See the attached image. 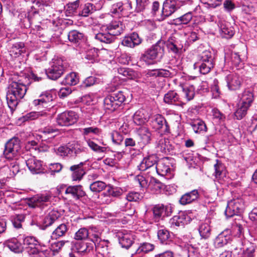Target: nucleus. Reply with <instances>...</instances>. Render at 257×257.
<instances>
[{
	"label": "nucleus",
	"instance_id": "nucleus-1",
	"mask_svg": "<svg viewBox=\"0 0 257 257\" xmlns=\"http://www.w3.org/2000/svg\"><path fill=\"white\" fill-rule=\"evenodd\" d=\"M27 90L26 85L23 84L21 80L11 82L6 97L8 106L12 110L16 108L20 100L24 97Z\"/></svg>",
	"mask_w": 257,
	"mask_h": 257
},
{
	"label": "nucleus",
	"instance_id": "nucleus-2",
	"mask_svg": "<svg viewBox=\"0 0 257 257\" xmlns=\"http://www.w3.org/2000/svg\"><path fill=\"white\" fill-rule=\"evenodd\" d=\"M68 67V63L65 60L54 58L50 63V67L46 69V74L49 79L57 80L63 74Z\"/></svg>",
	"mask_w": 257,
	"mask_h": 257
},
{
	"label": "nucleus",
	"instance_id": "nucleus-3",
	"mask_svg": "<svg viewBox=\"0 0 257 257\" xmlns=\"http://www.w3.org/2000/svg\"><path fill=\"white\" fill-rule=\"evenodd\" d=\"M21 150L20 140L16 137L9 140L5 144L3 155L8 160L20 158Z\"/></svg>",
	"mask_w": 257,
	"mask_h": 257
},
{
	"label": "nucleus",
	"instance_id": "nucleus-4",
	"mask_svg": "<svg viewBox=\"0 0 257 257\" xmlns=\"http://www.w3.org/2000/svg\"><path fill=\"white\" fill-rule=\"evenodd\" d=\"M164 54V44L163 42L158 41L148 49L142 56L143 60L148 63L149 60L160 61Z\"/></svg>",
	"mask_w": 257,
	"mask_h": 257
},
{
	"label": "nucleus",
	"instance_id": "nucleus-5",
	"mask_svg": "<svg viewBox=\"0 0 257 257\" xmlns=\"http://www.w3.org/2000/svg\"><path fill=\"white\" fill-rule=\"evenodd\" d=\"M125 96L122 91L112 93L104 99V107L111 112L115 110L125 101Z\"/></svg>",
	"mask_w": 257,
	"mask_h": 257
},
{
	"label": "nucleus",
	"instance_id": "nucleus-6",
	"mask_svg": "<svg viewBox=\"0 0 257 257\" xmlns=\"http://www.w3.org/2000/svg\"><path fill=\"white\" fill-rule=\"evenodd\" d=\"M110 12L118 17H127L132 13V5L129 0L118 2L111 5Z\"/></svg>",
	"mask_w": 257,
	"mask_h": 257
},
{
	"label": "nucleus",
	"instance_id": "nucleus-7",
	"mask_svg": "<svg viewBox=\"0 0 257 257\" xmlns=\"http://www.w3.org/2000/svg\"><path fill=\"white\" fill-rule=\"evenodd\" d=\"M93 243L89 241H74L71 242V249L78 253L82 255H88L94 253Z\"/></svg>",
	"mask_w": 257,
	"mask_h": 257
},
{
	"label": "nucleus",
	"instance_id": "nucleus-8",
	"mask_svg": "<svg viewBox=\"0 0 257 257\" xmlns=\"http://www.w3.org/2000/svg\"><path fill=\"white\" fill-rule=\"evenodd\" d=\"M51 198V194L49 192L39 194L30 198L28 204L30 207L32 208H44L47 206L48 203L50 202Z\"/></svg>",
	"mask_w": 257,
	"mask_h": 257
},
{
	"label": "nucleus",
	"instance_id": "nucleus-9",
	"mask_svg": "<svg viewBox=\"0 0 257 257\" xmlns=\"http://www.w3.org/2000/svg\"><path fill=\"white\" fill-rule=\"evenodd\" d=\"M243 208L244 202L241 198L233 199L228 202L225 214L227 217H231L240 214Z\"/></svg>",
	"mask_w": 257,
	"mask_h": 257
},
{
	"label": "nucleus",
	"instance_id": "nucleus-10",
	"mask_svg": "<svg viewBox=\"0 0 257 257\" xmlns=\"http://www.w3.org/2000/svg\"><path fill=\"white\" fill-rule=\"evenodd\" d=\"M78 118V115L74 111H65L57 116L56 121L60 125L69 126L75 123Z\"/></svg>",
	"mask_w": 257,
	"mask_h": 257
},
{
	"label": "nucleus",
	"instance_id": "nucleus-11",
	"mask_svg": "<svg viewBox=\"0 0 257 257\" xmlns=\"http://www.w3.org/2000/svg\"><path fill=\"white\" fill-rule=\"evenodd\" d=\"M179 8V3L176 0H166L163 3L162 10V20L171 16Z\"/></svg>",
	"mask_w": 257,
	"mask_h": 257
},
{
	"label": "nucleus",
	"instance_id": "nucleus-12",
	"mask_svg": "<svg viewBox=\"0 0 257 257\" xmlns=\"http://www.w3.org/2000/svg\"><path fill=\"white\" fill-rule=\"evenodd\" d=\"M151 125L153 128L160 130L162 134L169 133V125L162 115H155L151 121Z\"/></svg>",
	"mask_w": 257,
	"mask_h": 257
},
{
	"label": "nucleus",
	"instance_id": "nucleus-13",
	"mask_svg": "<svg viewBox=\"0 0 257 257\" xmlns=\"http://www.w3.org/2000/svg\"><path fill=\"white\" fill-rule=\"evenodd\" d=\"M123 190L121 188L114 187L110 185H107L106 191L102 194V195L104 197L103 202L108 204L112 201L111 197H118L121 196Z\"/></svg>",
	"mask_w": 257,
	"mask_h": 257
},
{
	"label": "nucleus",
	"instance_id": "nucleus-14",
	"mask_svg": "<svg viewBox=\"0 0 257 257\" xmlns=\"http://www.w3.org/2000/svg\"><path fill=\"white\" fill-rule=\"evenodd\" d=\"M214 165V172L213 175L215 177V181L223 184L226 179L227 171L224 165L219 161L216 160Z\"/></svg>",
	"mask_w": 257,
	"mask_h": 257
},
{
	"label": "nucleus",
	"instance_id": "nucleus-15",
	"mask_svg": "<svg viewBox=\"0 0 257 257\" xmlns=\"http://www.w3.org/2000/svg\"><path fill=\"white\" fill-rule=\"evenodd\" d=\"M231 238L230 230H225L215 237L213 241V245L216 248L222 247L231 240Z\"/></svg>",
	"mask_w": 257,
	"mask_h": 257
},
{
	"label": "nucleus",
	"instance_id": "nucleus-16",
	"mask_svg": "<svg viewBox=\"0 0 257 257\" xmlns=\"http://www.w3.org/2000/svg\"><path fill=\"white\" fill-rule=\"evenodd\" d=\"M29 170L33 174H39L44 169L43 163L35 157H31L26 161Z\"/></svg>",
	"mask_w": 257,
	"mask_h": 257
},
{
	"label": "nucleus",
	"instance_id": "nucleus-17",
	"mask_svg": "<svg viewBox=\"0 0 257 257\" xmlns=\"http://www.w3.org/2000/svg\"><path fill=\"white\" fill-rule=\"evenodd\" d=\"M170 164L169 158H164L158 161L154 169L159 175L164 176L170 172Z\"/></svg>",
	"mask_w": 257,
	"mask_h": 257
},
{
	"label": "nucleus",
	"instance_id": "nucleus-18",
	"mask_svg": "<svg viewBox=\"0 0 257 257\" xmlns=\"http://www.w3.org/2000/svg\"><path fill=\"white\" fill-rule=\"evenodd\" d=\"M119 244L122 247L128 248L134 242V237L132 233L126 230L119 231L117 233Z\"/></svg>",
	"mask_w": 257,
	"mask_h": 257
},
{
	"label": "nucleus",
	"instance_id": "nucleus-19",
	"mask_svg": "<svg viewBox=\"0 0 257 257\" xmlns=\"http://www.w3.org/2000/svg\"><path fill=\"white\" fill-rule=\"evenodd\" d=\"M86 142L91 150L95 152L104 153L106 151L107 148L102 146L105 145L102 139H87Z\"/></svg>",
	"mask_w": 257,
	"mask_h": 257
},
{
	"label": "nucleus",
	"instance_id": "nucleus-20",
	"mask_svg": "<svg viewBox=\"0 0 257 257\" xmlns=\"http://www.w3.org/2000/svg\"><path fill=\"white\" fill-rule=\"evenodd\" d=\"M50 115L44 111H32L26 114L20 119L22 122L29 121L36 119H43L49 120Z\"/></svg>",
	"mask_w": 257,
	"mask_h": 257
},
{
	"label": "nucleus",
	"instance_id": "nucleus-21",
	"mask_svg": "<svg viewBox=\"0 0 257 257\" xmlns=\"http://www.w3.org/2000/svg\"><path fill=\"white\" fill-rule=\"evenodd\" d=\"M167 47L169 51L178 54L183 48V42L179 38L171 37L167 42Z\"/></svg>",
	"mask_w": 257,
	"mask_h": 257
},
{
	"label": "nucleus",
	"instance_id": "nucleus-22",
	"mask_svg": "<svg viewBox=\"0 0 257 257\" xmlns=\"http://www.w3.org/2000/svg\"><path fill=\"white\" fill-rule=\"evenodd\" d=\"M124 27V25L121 21L114 20L106 26L105 30L111 33L115 37L120 35Z\"/></svg>",
	"mask_w": 257,
	"mask_h": 257
},
{
	"label": "nucleus",
	"instance_id": "nucleus-23",
	"mask_svg": "<svg viewBox=\"0 0 257 257\" xmlns=\"http://www.w3.org/2000/svg\"><path fill=\"white\" fill-rule=\"evenodd\" d=\"M24 245L30 254H35L38 252V241L33 236H27L24 239Z\"/></svg>",
	"mask_w": 257,
	"mask_h": 257
},
{
	"label": "nucleus",
	"instance_id": "nucleus-24",
	"mask_svg": "<svg viewBox=\"0 0 257 257\" xmlns=\"http://www.w3.org/2000/svg\"><path fill=\"white\" fill-rule=\"evenodd\" d=\"M150 117V114L147 110L144 109H140L137 110L133 115V121L138 125H142L148 121Z\"/></svg>",
	"mask_w": 257,
	"mask_h": 257
},
{
	"label": "nucleus",
	"instance_id": "nucleus-25",
	"mask_svg": "<svg viewBox=\"0 0 257 257\" xmlns=\"http://www.w3.org/2000/svg\"><path fill=\"white\" fill-rule=\"evenodd\" d=\"M164 101L168 104H174L178 105H182L185 104L182 98L174 91L170 90L166 93L164 97Z\"/></svg>",
	"mask_w": 257,
	"mask_h": 257
},
{
	"label": "nucleus",
	"instance_id": "nucleus-26",
	"mask_svg": "<svg viewBox=\"0 0 257 257\" xmlns=\"http://www.w3.org/2000/svg\"><path fill=\"white\" fill-rule=\"evenodd\" d=\"M85 162H80L79 164L70 167V170L72 172L71 177L73 181H80L85 174L83 166Z\"/></svg>",
	"mask_w": 257,
	"mask_h": 257
},
{
	"label": "nucleus",
	"instance_id": "nucleus-27",
	"mask_svg": "<svg viewBox=\"0 0 257 257\" xmlns=\"http://www.w3.org/2000/svg\"><path fill=\"white\" fill-rule=\"evenodd\" d=\"M227 86L229 89L235 90L239 88L242 83V78L236 73L231 74L226 77Z\"/></svg>",
	"mask_w": 257,
	"mask_h": 257
},
{
	"label": "nucleus",
	"instance_id": "nucleus-28",
	"mask_svg": "<svg viewBox=\"0 0 257 257\" xmlns=\"http://www.w3.org/2000/svg\"><path fill=\"white\" fill-rule=\"evenodd\" d=\"M171 207L169 205L165 206L163 204L156 205L153 208L154 218L156 221H158L163 214L167 216L170 215Z\"/></svg>",
	"mask_w": 257,
	"mask_h": 257
},
{
	"label": "nucleus",
	"instance_id": "nucleus-29",
	"mask_svg": "<svg viewBox=\"0 0 257 257\" xmlns=\"http://www.w3.org/2000/svg\"><path fill=\"white\" fill-rule=\"evenodd\" d=\"M65 193L66 194L70 195L73 199L76 200L85 195V193L83 191L82 187L79 185L68 187Z\"/></svg>",
	"mask_w": 257,
	"mask_h": 257
},
{
	"label": "nucleus",
	"instance_id": "nucleus-30",
	"mask_svg": "<svg viewBox=\"0 0 257 257\" xmlns=\"http://www.w3.org/2000/svg\"><path fill=\"white\" fill-rule=\"evenodd\" d=\"M156 149L158 152L167 154L173 150V146L168 139L161 138L156 143Z\"/></svg>",
	"mask_w": 257,
	"mask_h": 257
},
{
	"label": "nucleus",
	"instance_id": "nucleus-31",
	"mask_svg": "<svg viewBox=\"0 0 257 257\" xmlns=\"http://www.w3.org/2000/svg\"><path fill=\"white\" fill-rule=\"evenodd\" d=\"M240 103L250 107L254 100L253 91L251 89L247 88L238 95Z\"/></svg>",
	"mask_w": 257,
	"mask_h": 257
},
{
	"label": "nucleus",
	"instance_id": "nucleus-32",
	"mask_svg": "<svg viewBox=\"0 0 257 257\" xmlns=\"http://www.w3.org/2000/svg\"><path fill=\"white\" fill-rule=\"evenodd\" d=\"M155 155H151L144 158L138 166L139 169L140 171H144L148 169L154 167V166L157 163Z\"/></svg>",
	"mask_w": 257,
	"mask_h": 257
},
{
	"label": "nucleus",
	"instance_id": "nucleus-33",
	"mask_svg": "<svg viewBox=\"0 0 257 257\" xmlns=\"http://www.w3.org/2000/svg\"><path fill=\"white\" fill-rule=\"evenodd\" d=\"M217 25L222 37L229 39L233 36L234 32L232 29L228 27L225 22L220 20L218 21Z\"/></svg>",
	"mask_w": 257,
	"mask_h": 257
},
{
	"label": "nucleus",
	"instance_id": "nucleus-34",
	"mask_svg": "<svg viewBox=\"0 0 257 257\" xmlns=\"http://www.w3.org/2000/svg\"><path fill=\"white\" fill-rule=\"evenodd\" d=\"M52 100V95L50 93L46 92L42 94L38 99H35L33 102V104L35 106H39V107L41 106L45 107H47V103L51 102Z\"/></svg>",
	"mask_w": 257,
	"mask_h": 257
},
{
	"label": "nucleus",
	"instance_id": "nucleus-35",
	"mask_svg": "<svg viewBox=\"0 0 257 257\" xmlns=\"http://www.w3.org/2000/svg\"><path fill=\"white\" fill-rule=\"evenodd\" d=\"M25 44L23 42L14 44L9 50L10 55L14 58H17L26 52Z\"/></svg>",
	"mask_w": 257,
	"mask_h": 257
},
{
	"label": "nucleus",
	"instance_id": "nucleus-36",
	"mask_svg": "<svg viewBox=\"0 0 257 257\" xmlns=\"http://www.w3.org/2000/svg\"><path fill=\"white\" fill-rule=\"evenodd\" d=\"M190 124L196 134H202L207 131V127L205 122L200 119L191 120Z\"/></svg>",
	"mask_w": 257,
	"mask_h": 257
},
{
	"label": "nucleus",
	"instance_id": "nucleus-37",
	"mask_svg": "<svg viewBox=\"0 0 257 257\" xmlns=\"http://www.w3.org/2000/svg\"><path fill=\"white\" fill-rule=\"evenodd\" d=\"M96 11L95 6L90 3H87L80 6L78 15L81 17H86L91 15Z\"/></svg>",
	"mask_w": 257,
	"mask_h": 257
},
{
	"label": "nucleus",
	"instance_id": "nucleus-38",
	"mask_svg": "<svg viewBox=\"0 0 257 257\" xmlns=\"http://www.w3.org/2000/svg\"><path fill=\"white\" fill-rule=\"evenodd\" d=\"M198 197L199 193L198 190H193L184 194L180 198V202L181 204L185 205L195 201Z\"/></svg>",
	"mask_w": 257,
	"mask_h": 257
},
{
	"label": "nucleus",
	"instance_id": "nucleus-39",
	"mask_svg": "<svg viewBox=\"0 0 257 257\" xmlns=\"http://www.w3.org/2000/svg\"><path fill=\"white\" fill-rule=\"evenodd\" d=\"M60 216V213L56 210H51L44 217L43 221V226L45 227L51 226Z\"/></svg>",
	"mask_w": 257,
	"mask_h": 257
},
{
	"label": "nucleus",
	"instance_id": "nucleus-40",
	"mask_svg": "<svg viewBox=\"0 0 257 257\" xmlns=\"http://www.w3.org/2000/svg\"><path fill=\"white\" fill-rule=\"evenodd\" d=\"M138 133L140 139L144 145H147L150 143L152 134L148 128L146 127H140L138 130Z\"/></svg>",
	"mask_w": 257,
	"mask_h": 257
},
{
	"label": "nucleus",
	"instance_id": "nucleus-41",
	"mask_svg": "<svg viewBox=\"0 0 257 257\" xmlns=\"http://www.w3.org/2000/svg\"><path fill=\"white\" fill-rule=\"evenodd\" d=\"M183 102L185 103L193 99L195 96V87L193 85L182 87Z\"/></svg>",
	"mask_w": 257,
	"mask_h": 257
},
{
	"label": "nucleus",
	"instance_id": "nucleus-42",
	"mask_svg": "<svg viewBox=\"0 0 257 257\" xmlns=\"http://www.w3.org/2000/svg\"><path fill=\"white\" fill-rule=\"evenodd\" d=\"M95 37L96 39L105 43H111L115 40V37L107 31L98 33Z\"/></svg>",
	"mask_w": 257,
	"mask_h": 257
},
{
	"label": "nucleus",
	"instance_id": "nucleus-43",
	"mask_svg": "<svg viewBox=\"0 0 257 257\" xmlns=\"http://www.w3.org/2000/svg\"><path fill=\"white\" fill-rule=\"evenodd\" d=\"M79 81L78 74L75 72H71L66 75L62 83L70 86L76 85Z\"/></svg>",
	"mask_w": 257,
	"mask_h": 257
},
{
	"label": "nucleus",
	"instance_id": "nucleus-44",
	"mask_svg": "<svg viewBox=\"0 0 257 257\" xmlns=\"http://www.w3.org/2000/svg\"><path fill=\"white\" fill-rule=\"evenodd\" d=\"M249 107L250 106L239 102L234 112L235 117L238 120L241 119L246 115Z\"/></svg>",
	"mask_w": 257,
	"mask_h": 257
},
{
	"label": "nucleus",
	"instance_id": "nucleus-45",
	"mask_svg": "<svg viewBox=\"0 0 257 257\" xmlns=\"http://www.w3.org/2000/svg\"><path fill=\"white\" fill-rule=\"evenodd\" d=\"M199 234L204 239L208 238L211 234V229L208 222H201L198 229Z\"/></svg>",
	"mask_w": 257,
	"mask_h": 257
},
{
	"label": "nucleus",
	"instance_id": "nucleus-46",
	"mask_svg": "<svg viewBox=\"0 0 257 257\" xmlns=\"http://www.w3.org/2000/svg\"><path fill=\"white\" fill-rule=\"evenodd\" d=\"M89 232H90L89 237L90 238V241L93 243V245L95 246L96 244H98L101 240V232L95 227H90Z\"/></svg>",
	"mask_w": 257,
	"mask_h": 257
},
{
	"label": "nucleus",
	"instance_id": "nucleus-47",
	"mask_svg": "<svg viewBox=\"0 0 257 257\" xmlns=\"http://www.w3.org/2000/svg\"><path fill=\"white\" fill-rule=\"evenodd\" d=\"M68 229V227L65 224L62 223L60 224L53 231L51 235V238L52 239H56L60 237L64 236L67 231Z\"/></svg>",
	"mask_w": 257,
	"mask_h": 257
},
{
	"label": "nucleus",
	"instance_id": "nucleus-48",
	"mask_svg": "<svg viewBox=\"0 0 257 257\" xmlns=\"http://www.w3.org/2000/svg\"><path fill=\"white\" fill-rule=\"evenodd\" d=\"M214 63H202L201 62H197L194 64V68H199V71L201 74H206L208 73L211 69L213 67Z\"/></svg>",
	"mask_w": 257,
	"mask_h": 257
},
{
	"label": "nucleus",
	"instance_id": "nucleus-49",
	"mask_svg": "<svg viewBox=\"0 0 257 257\" xmlns=\"http://www.w3.org/2000/svg\"><path fill=\"white\" fill-rule=\"evenodd\" d=\"M89 230L85 227L80 228L76 232L74 235V239L76 241L86 240L89 238L90 235Z\"/></svg>",
	"mask_w": 257,
	"mask_h": 257
},
{
	"label": "nucleus",
	"instance_id": "nucleus-50",
	"mask_svg": "<svg viewBox=\"0 0 257 257\" xmlns=\"http://www.w3.org/2000/svg\"><path fill=\"white\" fill-rule=\"evenodd\" d=\"M192 12H189L175 19L174 21L176 25H187L192 20Z\"/></svg>",
	"mask_w": 257,
	"mask_h": 257
},
{
	"label": "nucleus",
	"instance_id": "nucleus-51",
	"mask_svg": "<svg viewBox=\"0 0 257 257\" xmlns=\"http://www.w3.org/2000/svg\"><path fill=\"white\" fill-rule=\"evenodd\" d=\"M56 153L62 157H72L70 144L60 146L57 149Z\"/></svg>",
	"mask_w": 257,
	"mask_h": 257
},
{
	"label": "nucleus",
	"instance_id": "nucleus-52",
	"mask_svg": "<svg viewBox=\"0 0 257 257\" xmlns=\"http://www.w3.org/2000/svg\"><path fill=\"white\" fill-rule=\"evenodd\" d=\"M11 162L9 165V167L10 171V175L15 176L20 171V158L17 159H13L10 160Z\"/></svg>",
	"mask_w": 257,
	"mask_h": 257
},
{
	"label": "nucleus",
	"instance_id": "nucleus-53",
	"mask_svg": "<svg viewBox=\"0 0 257 257\" xmlns=\"http://www.w3.org/2000/svg\"><path fill=\"white\" fill-rule=\"evenodd\" d=\"M228 59H230L231 63L234 66L236 67L241 66L242 60L238 53L232 52L229 57L225 56V61H226Z\"/></svg>",
	"mask_w": 257,
	"mask_h": 257
},
{
	"label": "nucleus",
	"instance_id": "nucleus-54",
	"mask_svg": "<svg viewBox=\"0 0 257 257\" xmlns=\"http://www.w3.org/2000/svg\"><path fill=\"white\" fill-rule=\"evenodd\" d=\"M70 146L72 150V157H76L79 154L85 152L86 150V148L78 142H74L70 144Z\"/></svg>",
	"mask_w": 257,
	"mask_h": 257
},
{
	"label": "nucleus",
	"instance_id": "nucleus-55",
	"mask_svg": "<svg viewBox=\"0 0 257 257\" xmlns=\"http://www.w3.org/2000/svg\"><path fill=\"white\" fill-rule=\"evenodd\" d=\"M83 37V34L76 30H72L68 34L69 40L73 43L80 42Z\"/></svg>",
	"mask_w": 257,
	"mask_h": 257
},
{
	"label": "nucleus",
	"instance_id": "nucleus-56",
	"mask_svg": "<svg viewBox=\"0 0 257 257\" xmlns=\"http://www.w3.org/2000/svg\"><path fill=\"white\" fill-rule=\"evenodd\" d=\"M79 6V0H77L73 3H69L66 10V15L67 16H71L73 15H78L77 11Z\"/></svg>",
	"mask_w": 257,
	"mask_h": 257
},
{
	"label": "nucleus",
	"instance_id": "nucleus-57",
	"mask_svg": "<svg viewBox=\"0 0 257 257\" xmlns=\"http://www.w3.org/2000/svg\"><path fill=\"white\" fill-rule=\"evenodd\" d=\"M158 237L162 243L167 244L168 242L171 240L170 232L165 229H162L158 230Z\"/></svg>",
	"mask_w": 257,
	"mask_h": 257
},
{
	"label": "nucleus",
	"instance_id": "nucleus-58",
	"mask_svg": "<svg viewBox=\"0 0 257 257\" xmlns=\"http://www.w3.org/2000/svg\"><path fill=\"white\" fill-rule=\"evenodd\" d=\"M198 62L202 63H214V58L212 53L209 51H205L203 52L199 56Z\"/></svg>",
	"mask_w": 257,
	"mask_h": 257
},
{
	"label": "nucleus",
	"instance_id": "nucleus-59",
	"mask_svg": "<svg viewBox=\"0 0 257 257\" xmlns=\"http://www.w3.org/2000/svg\"><path fill=\"white\" fill-rule=\"evenodd\" d=\"M106 187L107 185L104 182L97 181L90 184V189L93 192H99L104 190Z\"/></svg>",
	"mask_w": 257,
	"mask_h": 257
},
{
	"label": "nucleus",
	"instance_id": "nucleus-60",
	"mask_svg": "<svg viewBox=\"0 0 257 257\" xmlns=\"http://www.w3.org/2000/svg\"><path fill=\"white\" fill-rule=\"evenodd\" d=\"M8 246L12 251L15 252H21L23 249L21 244L16 239H14L9 241Z\"/></svg>",
	"mask_w": 257,
	"mask_h": 257
},
{
	"label": "nucleus",
	"instance_id": "nucleus-61",
	"mask_svg": "<svg viewBox=\"0 0 257 257\" xmlns=\"http://www.w3.org/2000/svg\"><path fill=\"white\" fill-rule=\"evenodd\" d=\"M69 241L61 240L52 243L51 245L50 250L53 251H59L65 243H69Z\"/></svg>",
	"mask_w": 257,
	"mask_h": 257
},
{
	"label": "nucleus",
	"instance_id": "nucleus-62",
	"mask_svg": "<svg viewBox=\"0 0 257 257\" xmlns=\"http://www.w3.org/2000/svg\"><path fill=\"white\" fill-rule=\"evenodd\" d=\"M111 138L113 144L116 145H120L123 140L122 135L117 131L112 132L111 133Z\"/></svg>",
	"mask_w": 257,
	"mask_h": 257
},
{
	"label": "nucleus",
	"instance_id": "nucleus-63",
	"mask_svg": "<svg viewBox=\"0 0 257 257\" xmlns=\"http://www.w3.org/2000/svg\"><path fill=\"white\" fill-rule=\"evenodd\" d=\"M136 11L137 12L143 11L148 6L149 0H136Z\"/></svg>",
	"mask_w": 257,
	"mask_h": 257
},
{
	"label": "nucleus",
	"instance_id": "nucleus-64",
	"mask_svg": "<svg viewBox=\"0 0 257 257\" xmlns=\"http://www.w3.org/2000/svg\"><path fill=\"white\" fill-rule=\"evenodd\" d=\"M90 133L99 136L101 134L102 130L98 127L93 126L86 127L83 129V134L84 135H88Z\"/></svg>",
	"mask_w": 257,
	"mask_h": 257
}]
</instances>
